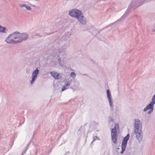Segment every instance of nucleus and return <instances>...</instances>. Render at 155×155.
I'll return each mask as SVG.
<instances>
[{"mask_svg":"<svg viewBox=\"0 0 155 155\" xmlns=\"http://www.w3.org/2000/svg\"><path fill=\"white\" fill-rule=\"evenodd\" d=\"M134 132L137 138L139 140L141 139V130L139 129H135Z\"/></svg>","mask_w":155,"mask_h":155,"instance_id":"8","label":"nucleus"},{"mask_svg":"<svg viewBox=\"0 0 155 155\" xmlns=\"http://www.w3.org/2000/svg\"><path fill=\"white\" fill-rule=\"evenodd\" d=\"M82 14V13L81 11L76 9H74L70 10L69 13V15L70 16L76 18L80 16Z\"/></svg>","mask_w":155,"mask_h":155,"instance_id":"2","label":"nucleus"},{"mask_svg":"<svg viewBox=\"0 0 155 155\" xmlns=\"http://www.w3.org/2000/svg\"><path fill=\"white\" fill-rule=\"evenodd\" d=\"M19 39L22 42L24 41L27 40L28 38V34L26 33H20Z\"/></svg>","mask_w":155,"mask_h":155,"instance_id":"6","label":"nucleus"},{"mask_svg":"<svg viewBox=\"0 0 155 155\" xmlns=\"http://www.w3.org/2000/svg\"><path fill=\"white\" fill-rule=\"evenodd\" d=\"M20 33L18 31L14 32L10 34L12 38L15 39H19Z\"/></svg>","mask_w":155,"mask_h":155,"instance_id":"9","label":"nucleus"},{"mask_svg":"<svg viewBox=\"0 0 155 155\" xmlns=\"http://www.w3.org/2000/svg\"><path fill=\"white\" fill-rule=\"evenodd\" d=\"M39 73V70L38 68H36L35 70L33 72L32 75V80L31 81V84H32L34 82L35 79H36L37 75Z\"/></svg>","mask_w":155,"mask_h":155,"instance_id":"7","label":"nucleus"},{"mask_svg":"<svg viewBox=\"0 0 155 155\" xmlns=\"http://www.w3.org/2000/svg\"><path fill=\"white\" fill-rule=\"evenodd\" d=\"M129 137V135L128 134L124 138L122 143V150L120 152L121 154H123L127 146V141Z\"/></svg>","mask_w":155,"mask_h":155,"instance_id":"4","label":"nucleus"},{"mask_svg":"<svg viewBox=\"0 0 155 155\" xmlns=\"http://www.w3.org/2000/svg\"><path fill=\"white\" fill-rule=\"evenodd\" d=\"M8 31V29L0 25V32L3 33H6Z\"/></svg>","mask_w":155,"mask_h":155,"instance_id":"12","label":"nucleus"},{"mask_svg":"<svg viewBox=\"0 0 155 155\" xmlns=\"http://www.w3.org/2000/svg\"><path fill=\"white\" fill-rule=\"evenodd\" d=\"M108 101H109V104H110V106L111 107H112V103H111V99H108Z\"/></svg>","mask_w":155,"mask_h":155,"instance_id":"21","label":"nucleus"},{"mask_svg":"<svg viewBox=\"0 0 155 155\" xmlns=\"http://www.w3.org/2000/svg\"><path fill=\"white\" fill-rule=\"evenodd\" d=\"M119 126L118 124H116L115 125L114 128L112 129L111 132L112 139L113 142L114 143L117 142V132L119 130Z\"/></svg>","mask_w":155,"mask_h":155,"instance_id":"1","label":"nucleus"},{"mask_svg":"<svg viewBox=\"0 0 155 155\" xmlns=\"http://www.w3.org/2000/svg\"><path fill=\"white\" fill-rule=\"evenodd\" d=\"M131 8V7H130L129 6L127 10V11L123 15V16L121 17L120 19L124 18L126 16H127L129 14V12L130 11V10Z\"/></svg>","mask_w":155,"mask_h":155,"instance_id":"14","label":"nucleus"},{"mask_svg":"<svg viewBox=\"0 0 155 155\" xmlns=\"http://www.w3.org/2000/svg\"><path fill=\"white\" fill-rule=\"evenodd\" d=\"M75 74L74 72H72L71 73V76L73 78H74L75 77Z\"/></svg>","mask_w":155,"mask_h":155,"instance_id":"19","label":"nucleus"},{"mask_svg":"<svg viewBox=\"0 0 155 155\" xmlns=\"http://www.w3.org/2000/svg\"><path fill=\"white\" fill-rule=\"evenodd\" d=\"M78 21L81 24L85 25L86 24L87 21L86 18L84 17L83 15L82 14L80 16L77 18Z\"/></svg>","mask_w":155,"mask_h":155,"instance_id":"5","label":"nucleus"},{"mask_svg":"<svg viewBox=\"0 0 155 155\" xmlns=\"http://www.w3.org/2000/svg\"><path fill=\"white\" fill-rule=\"evenodd\" d=\"M155 31V30H153V31Z\"/></svg>","mask_w":155,"mask_h":155,"instance_id":"23","label":"nucleus"},{"mask_svg":"<svg viewBox=\"0 0 155 155\" xmlns=\"http://www.w3.org/2000/svg\"><path fill=\"white\" fill-rule=\"evenodd\" d=\"M155 104V95L153 96L152 99V101L149 104L147 107L143 110L144 111H146L147 110L150 109V110L148 112V114H151L153 110V106L154 104Z\"/></svg>","mask_w":155,"mask_h":155,"instance_id":"3","label":"nucleus"},{"mask_svg":"<svg viewBox=\"0 0 155 155\" xmlns=\"http://www.w3.org/2000/svg\"><path fill=\"white\" fill-rule=\"evenodd\" d=\"M19 6L21 7H25L28 10H31L32 8L30 6L27 5L26 4H20Z\"/></svg>","mask_w":155,"mask_h":155,"instance_id":"15","label":"nucleus"},{"mask_svg":"<svg viewBox=\"0 0 155 155\" xmlns=\"http://www.w3.org/2000/svg\"><path fill=\"white\" fill-rule=\"evenodd\" d=\"M13 38L12 37V36H10V34L6 38L5 40V41L8 43L12 44L13 43Z\"/></svg>","mask_w":155,"mask_h":155,"instance_id":"11","label":"nucleus"},{"mask_svg":"<svg viewBox=\"0 0 155 155\" xmlns=\"http://www.w3.org/2000/svg\"><path fill=\"white\" fill-rule=\"evenodd\" d=\"M13 41V43L14 44H17L22 42L21 41V40L20 39H19L17 40H14L13 41Z\"/></svg>","mask_w":155,"mask_h":155,"instance_id":"16","label":"nucleus"},{"mask_svg":"<svg viewBox=\"0 0 155 155\" xmlns=\"http://www.w3.org/2000/svg\"><path fill=\"white\" fill-rule=\"evenodd\" d=\"M107 94L108 99H110L111 94L109 90H107Z\"/></svg>","mask_w":155,"mask_h":155,"instance_id":"18","label":"nucleus"},{"mask_svg":"<svg viewBox=\"0 0 155 155\" xmlns=\"http://www.w3.org/2000/svg\"><path fill=\"white\" fill-rule=\"evenodd\" d=\"M54 33V32H52V33H49V34H48V33H47L46 32H45V33H44V35L45 36H46V35H51V34H53Z\"/></svg>","mask_w":155,"mask_h":155,"instance_id":"20","label":"nucleus"},{"mask_svg":"<svg viewBox=\"0 0 155 155\" xmlns=\"http://www.w3.org/2000/svg\"><path fill=\"white\" fill-rule=\"evenodd\" d=\"M50 73L55 79H59L61 78L59 74L56 72L53 71L51 72Z\"/></svg>","mask_w":155,"mask_h":155,"instance_id":"10","label":"nucleus"},{"mask_svg":"<svg viewBox=\"0 0 155 155\" xmlns=\"http://www.w3.org/2000/svg\"><path fill=\"white\" fill-rule=\"evenodd\" d=\"M140 125V120L138 119H136L135 121L134 127L135 129H139Z\"/></svg>","mask_w":155,"mask_h":155,"instance_id":"13","label":"nucleus"},{"mask_svg":"<svg viewBox=\"0 0 155 155\" xmlns=\"http://www.w3.org/2000/svg\"><path fill=\"white\" fill-rule=\"evenodd\" d=\"M37 35H38V36H39V34H38H38H37Z\"/></svg>","mask_w":155,"mask_h":155,"instance_id":"22","label":"nucleus"},{"mask_svg":"<svg viewBox=\"0 0 155 155\" xmlns=\"http://www.w3.org/2000/svg\"><path fill=\"white\" fill-rule=\"evenodd\" d=\"M69 85H70V84L69 83H67L66 84V86H64L62 87V91H64L65 90H66V89H67L68 87L66 88V87H67V86H69Z\"/></svg>","mask_w":155,"mask_h":155,"instance_id":"17","label":"nucleus"}]
</instances>
